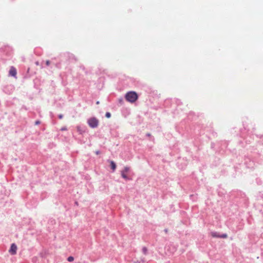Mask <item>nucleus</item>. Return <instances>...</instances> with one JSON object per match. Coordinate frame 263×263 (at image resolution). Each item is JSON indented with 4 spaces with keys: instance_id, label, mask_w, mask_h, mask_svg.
Segmentation results:
<instances>
[{
    "instance_id": "obj_1",
    "label": "nucleus",
    "mask_w": 263,
    "mask_h": 263,
    "mask_svg": "<svg viewBox=\"0 0 263 263\" xmlns=\"http://www.w3.org/2000/svg\"><path fill=\"white\" fill-rule=\"evenodd\" d=\"M125 98L127 101L133 103L137 100L138 95L135 91H130L126 93Z\"/></svg>"
},
{
    "instance_id": "obj_2",
    "label": "nucleus",
    "mask_w": 263,
    "mask_h": 263,
    "mask_svg": "<svg viewBox=\"0 0 263 263\" xmlns=\"http://www.w3.org/2000/svg\"><path fill=\"white\" fill-rule=\"evenodd\" d=\"M99 121L96 118H91L88 120V124L90 127L95 128L98 126Z\"/></svg>"
},
{
    "instance_id": "obj_3",
    "label": "nucleus",
    "mask_w": 263,
    "mask_h": 263,
    "mask_svg": "<svg viewBox=\"0 0 263 263\" xmlns=\"http://www.w3.org/2000/svg\"><path fill=\"white\" fill-rule=\"evenodd\" d=\"M130 170V167L128 166H125L124 167L123 170L121 171V174L122 177L125 179H128L127 176L126 175V173L128 172Z\"/></svg>"
},
{
    "instance_id": "obj_4",
    "label": "nucleus",
    "mask_w": 263,
    "mask_h": 263,
    "mask_svg": "<svg viewBox=\"0 0 263 263\" xmlns=\"http://www.w3.org/2000/svg\"><path fill=\"white\" fill-rule=\"evenodd\" d=\"M16 250H17V246L14 243L12 244V245L11 246V248L9 250V252L11 254L14 255L16 253Z\"/></svg>"
},
{
    "instance_id": "obj_5",
    "label": "nucleus",
    "mask_w": 263,
    "mask_h": 263,
    "mask_svg": "<svg viewBox=\"0 0 263 263\" xmlns=\"http://www.w3.org/2000/svg\"><path fill=\"white\" fill-rule=\"evenodd\" d=\"M16 73V69L14 67H11L9 70V75L15 77Z\"/></svg>"
},
{
    "instance_id": "obj_6",
    "label": "nucleus",
    "mask_w": 263,
    "mask_h": 263,
    "mask_svg": "<svg viewBox=\"0 0 263 263\" xmlns=\"http://www.w3.org/2000/svg\"><path fill=\"white\" fill-rule=\"evenodd\" d=\"M77 129L78 132L80 134H82L84 132V130L83 129V127H82L81 126H78L77 127Z\"/></svg>"
},
{
    "instance_id": "obj_7",
    "label": "nucleus",
    "mask_w": 263,
    "mask_h": 263,
    "mask_svg": "<svg viewBox=\"0 0 263 263\" xmlns=\"http://www.w3.org/2000/svg\"><path fill=\"white\" fill-rule=\"evenodd\" d=\"M110 166L113 171H114L116 168V163L113 161H110Z\"/></svg>"
},
{
    "instance_id": "obj_8",
    "label": "nucleus",
    "mask_w": 263,
    "mask_h": 263,
    "mask_svg": "<svg viewBox=\"0 0 263 263\" xmlns=\"http://www.w3.org/2000/svg\"><path fill=\"white\" fill-rule=\"evenodd\" d=\"M211 236L213 237H220V235L216 232H212Z\"/></svg>"
},
{
    "instance_id": "obj_9",
    "label": "nucleus",
    "mask_w": 263,
    "mask_h": 263,
    "mask_svg": "<svg viewBox=\"0 0 263 263\" xmlns=\"http://www.w3.org/2000/svg\"><path fill=\"white\" fill-rule=\"evenodd\" d=\"M73 260H74V258L72 256H69L67 258V260L69 262H71V261H73Z\"/></svg>"
},
{
    "instance_id": "obj_10",
    "label": "nucleus",
    "mask_w": 263,
    "mask_h": 263,
    "mask_svg": "<svg viewBox=\"0 0 263 263\" xmlns=\"http://www.w3.org/2000/svg\"><path fill=\"white\" fill-rule=\"evenodd\" d=\"M228 237L227 234H223L221 235H220V238H226Z\"/></svg>"
},
{
    "instance_id": "obj_11",
    "label": "nucleus",
    "mask_w": 263,
    "mask_h": 263,
    "mask_svg": "<svg viewBox=\"0 0 263 263\" xmlns=\"http://www.w3.org/2000/svg\"><path fill=\"white\" fill-rule=\"evenodd\" d=\"M105 116H106V117H107V118H110V117L111 115H110V114L109 112H106V114H105Z\"/></svg>"
},
{
    "instance_id": "obj_12",
    "label": "nucleus",
    "mask_w": 263,
    "mask_h": 263,
    "mask_svg": "<svg viewBox=\"0 0 263 263\" xmlns=\"http://www.w3.org/2000/svg\"><path fill=\"white\" fill-rule=\"evenodd\" d=\"M61 130L62 131L66 130H67V128H66V127H63L61 128Z\"/></svg>"
},
{
    "instance_id": "obj_13",
    "label": "nucleus",
    "mask_w": 263,
    "mask_h": 263,
    "mask_svg": "<svg viewBox=\"0 0 263 263\" xmlns=\"http://www.w3.org/2000/svg\"><path fill=\"white\" fill-rule=\"evenodd\" d=\"M40 124V121H35V125H39V124Z\"/></svg>"
},
{
    "instance_id": "obj_14",
    "label": "nucleus",
    "mask_w": 263,
    "mask_h": 263,
    "mask_svg": "<svg viewBox=\"0 0 263 263\" xmlns=\"http://www.w3.org/2000/svg\"><path fill=\"white\" fill-rule=\"evenodd\" d=\"M46 64L47 66L49 65L50 64V61L47 60L46 62Z\"/></svg>"
},
{
    "instance_id": "obj_15",
    "label": "nucleus",
    "mask_w": 263,
    "mask_h": 263,
    "mask_svg": "<svg viewBox=\"0 0 263 263\" xmlns=\"http://www.w3.org/2000/svg\"><path fill=\"white\" fill-rule=\"evenodd\" d=\"M135 263H144V261H143V260H142L141 261H137Z\"/></svg>"
},
{
    "instance_id": "obj_16",
    "label": "nucleus",
    "mask_w": 263,
    "mask_h": 263,
    "mask_svg": "<svg viewBox=\"0 0 263 263\" xmlns=\"http://www.w3.org/2000/svg\"><path fill=\"white\" fill-rule=\"evenodd\" d=\"M100 153V152L99 151H97L96 152V154L97 155H99Z\"/></svg>"
},
{
    "instance_id": "obj_17",
    "label": "nucleus",
    "mask_w": 263,
    "mask_h": 263,
    "mask_svg": "<svg viewBox=\"0 0 263 263\" xmlns=\"http://www.w3.org/2000/svg\"><path fill=\"white\" fill-rule=\"evenodd\" d=\"M59 118L60 119H62V118H63V115H59Z\"/></svg>"
},
{
    "instance_id": "obj_18",
    "label": "nucleus",
    "mask_w": 263,
    "mask_h": 263,
    "mask_svg": "<svg viewBox=\"0 0 263 263\" xmlns=\"http://www.w3.org/2000/svg\"><path fill=\"white\" fill-rule=\"evenodd\" d=\"M99 103V101H98V102H97V104H98Z\"/></svg>"
}]
</instances>
